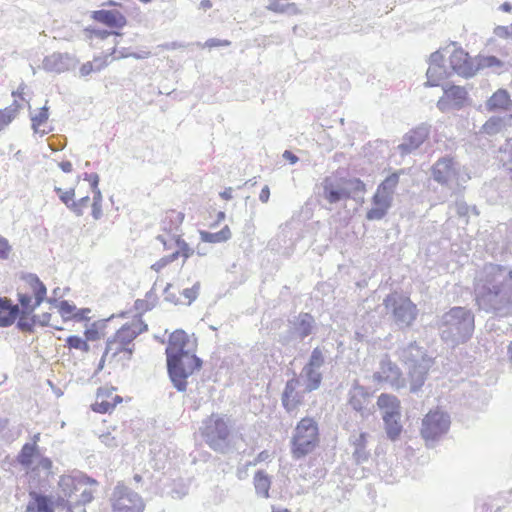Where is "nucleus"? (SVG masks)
<instances>
[{
  "instance_id": "1",
  "label": "nucleus",
  "mask_w": 512,
  "mask_h": 512,
  "mask_svg": "<svg viewBox=\"0 0 512 512\" xmlns=\"http://www.w3.org/2000/svg\"><path fill=\"white\" fill-rule=\"evenodd\" d=\"M147 328L141 316L132 317L107 340L101 362L124 365L133 355L135 347L133 341L147 331Z\"/></svg>"
},
{
  "instance_id": "2",
  "label": "nucleus",
  "mask_w": 512,
  "mask_h": 512,
  "mask_svg": "<svg viewBox=\"0 0 512 512\" xmlns=\"http://www.w3.org/2000/svg\"><path fill=\"white\" fill-rule=\"evenodd\" d=\"M97 481L87 476L60 477L59 498L66 502L68 512H86L85 505L94 499Z\"/></svg>"
},
{
  "instance_id": "3",
  "label": "nucleus",
  "mask_w": 512,
  "mask_h": 512,
  "mask_svg": "<svg viewBox=\"0 0 512 512\" xmlns=\"http://www.w3.org/2000/svg\"><path fill=\"white\" fill-rule=\"evenodd\" d=\"M63 176L55 175L54 177V191L59 196L60 200L76 215H83L87 208H91V214L95 219L102 216V194L98 188V176L94 175L90 181V190L92 197L89 195L81 196L75 200V189L69 188L64 190L61 186Z\"/></svg>"
},
{
  "instance_id": "4",
  "label": "nucleus",
  "mask_w": 512,
  "mask_h": 512,
  "mask_svg": "<svg viewBox=\"0 0 512 512\" xmlns=\"http://www.w3.org/2000/svg\"><path fill=\"white\" fill-rule=\"evenodd\" d=\"M510 281H512L511 269L498 264L487 265L484 268L481 288L477 293V301L486 303L502 295Z\"/></svg>"
},
{
  "instance_id": "5",
  "label": "nucleus",
  "mask_w": 512,
  "mask_h": 512,
  "mask_svg": "<svg viewBox=\"0 0 512 512\" xmlns=\"http://www.w3.org/2000/svg\"><path fill=\"white\" fill-rule=\"evenodd\" d=\"M321 187L324 199L330 204L350 199L351 192H366V185L362 180L358 178L348 179L337 174L325 177Z\"/></svg>"
},
{
  "instance_id": "6",
  "label": "nucleus",
  "mask_w": 512,
  "mask_h": 512,
  "mask_svg": "<svg viewBox=\"0 0 512 512\" xmlns=\"http://www.w3.org/2000/svg\"><path fill=\"white\" fill-rule=\"evenodd\" d=\"M201 366L202 361L193 352L167 359L170 379L179 391L186 390L187 378L200 370Z\"/></svg>"
},
{
  "instance_id": "7",
  "label": "nucleus",
  "mask_w": 512,
  "mask_h": 512,
  "mask_svg": "<svg viewBox=\"0 0 512 512\" xmlns=\"http://www.w3.org/2000/svg\"><path fill=\"white\" fill-rule=\"evenodd\" d=\"M383 304L391 313L395 323L403 327H409L416 320L418 309L415 303L408 296L402 295L396 291L388 294Z\"/></svg>"
},
{
  "instance_id": "8",
  "label": "nucleus",
  "mask_w": 512,
  "mask_h": 512,
  "mask_svg": "<svg viewBox=\"0 0 512 512\" xmlns=\"http://www.w3.org/2000/svg\"><path fill=\"white\" fill-rule=\"evenodd\" d=\"M46 294L47 289L37 276H26L18 289L22 314H31L44 301Z\"/></svg>"
},
{
  "instance_id": "9",
  "label": "nucleus",
  "mask_w": 512,
  "mask_h": 512,
  "mask_svg": "<svg viewBox=\"0 0 512 512\" xmlns=\"http://www.w3.org/2000/svg\"><path fill=\"white\" fill-rule=\"evenodd\" d=\"M318 443V427L313 418H301L292 439V454L300 459L314 450Z\"/></svg>"
},
{
  "instance_id": "10",
  "label": "nucleus",
  "mask_w": 512,
  "mask_h": 512,
  "mask_svg": "<svg viewBox=\"0 0 512 512\" xmlns=\"http://www.w3.org/2000/svg\"><path fill=\"white\" fill-rule=\"evenodd\" d=\"M444 324L457 342L467 341L474 331V315L463 307H453L444 315Z\"/></svg>"
},
{
  "instance_id": "11",
  "label": "nucleus",
  "mask_w": 512,
  "mask_h": 512,
  "mask_svg": "<svg viewBox=\"0 0 512 512\" xmlns=\"http://www.w3.org/2000/svg\"><path fill=\"white\" fill-rule=\"evenodd\" d=\"M113 512H143L145 503L142 497L119 482L111 496Z\"/></svg>"
},
{
  "instance_id": "12",
  "label": "nucleus",
  "mask_w": 512,
  "mask_h": 512,
  "mask_svg": "<svg viewBox=\"0 0 512 512\" xmlns=\"http://www.w3.org/2000/svg\"><path fill=\"white\" fill-rule=\"evenodd\" d=\"M203 436L207 444L215 451L224 453L229 446V428L223 418H207L204 422Z\"/></svg>"
},
{
  "instance_id": "13",
  "label": "nucleus",
  "mask_w": 512,
  "mask_h": 512,
  "mask_svg": "<svg viewBox=\"0 0 512 512\" xmlns=\"http://www.w3.org/2000/svg\"><path fill=\"white\" fill-rule=\"evenodd\" d=\"M91 18L93 21L110 29V31H95V35L101 38H105L110 34L120 35V31L127 25L126 16L117 9H100L93 11Z\"/></svg>"
},
{
  "instance_id": "14",
  "label": "nucleus",
  "mask_w": 512,
  "mask_h": 512,
  "mask_svg": "<svg viewBox=\"0 0 512 512\" xmlns=\"http://www.w3.org/2000/svg\"><path fill=\"white\" fill-rule=\"evenodd\" d=\"M174 241L176 244V250L173 251L170 255L162 257L151 266V269L160 276H174L178 273L179 269L173 268L172 263L178 257H182L185 261L193 254V250L189 247L185 240L181 238V236H176Z\"/></svg>"
},
{
  "instance_id": "15",
  "label": "nucleus",
  "mask_w": 512,
  "mask_h": 512,
  "mask_svg": "<svg viewBox=\"0 0 512 512\" xmlns=\"http://www.w3.org/2000/svg\"><path fill=\"white\" fill-rule=\"evenodd\" d=\"M446 53L448 66L452 72L463 77L473 76L477 72L474 60L462 48L455 47Z\"/></svg>"
},
{
  "instance_id": "16",
  "label": "nucleus",
  "mask_w": 512,
  "mask_h": 512,
  "mask_svg": "<svg viewBox=\"0 0 512 512\" xmlns=\"http://www.w3.org/2000/svg\"><path fill=\"white\" fill-rule=\"evenodd\" d=\"M431 174L437 183L447 186L458 178L457 162L453 157H441L432 165Z\"/></svg>"
},
{
  "instance_id": "17",
  "label": "nucleus",
  "mask_w": 512,
  "mask_h": 512,
  "mask_svg": "<svg viewBox=\"0 0 512 512\" xmlns=\"http://www.w3.org/2000/svg\"><path fill=\"white\" fill-rule=\"evenodd\" d=\"M122 401V397L116 393L114 387H100L97 390L95 401L92 403L91 408L95 413L110 414Z\"/></svg>"
},
{
  "instance_id": "18",
  "label": "nucleus",
  "mask_w": 512,
  "mask_h": 512,
  "mask_svg": "<svg viewBox=\"0 0 512 512\" xmlns=\"http://www.w3.org/2000/svg\"><path fill=\"white\" fill-rule=\"evenodd\" d=\"M188 346L189 337L187 333L183 330L174 331L168 338L165 351L167 359L176 358L177 356L191 352Z\"/></svg>"
},
{
  "instance_id": "19",
  "label": "nucleus",
  "mask_w": 512,
  "mask_h": 512,
  "mask_svg": "<svg viewBox=\"0 0 512 512\" xmlns=\"http://www.w3.org/2000/svg\"><path fill=\"white\" fill-rule=\"evenodd\" d=\"M444 60V55L440 51H436L430 56V64L427 69V82L428 86H438L440 82L448 75L447 68L441 64Z\"/></svg>"
},
{
  "instance_id": "20",
  "label": "nucleus",
  "mask_w": 512,
  "mask_h": 512,
  "mask_svg": "<svg viewBox=\"0 0 512 512\" xmlns=\"http://www.w3.org/2000/svg\"><path fill=\"white\" fill-rule=\"evenodd\" d=\"M449 425V418H422L421 435L426 441L435 440L448 430Z\"/></svg>"
},
{
  "instance_id": "21",
  "label": "nucleus",
  "mask_w": 512,
  "mask_h": 512,
  "mask_svg": "<svg viewBox=\"0 0 512 512\" xmlns=\"http://www.w3.org/2000/svg\"><path fill=\"white\" fill-rule=\"evenodd\" d=\"M467 92L459 86H450L444 90V95L438 100L437 107L446 111L452 107H460L466 99Z\"/></svg>"
},
{
  "instance_id": "22",
  "label": "nucleus",
  "mask_w": 512,
  "mask_h": 512,
  "mask_svg": "<svg viewBox=\"0 0 512 512\" xmlns=\"http://www.w3.org/2000/svg\"><path fill=\"white\" fill-rule=\"evenodd\" d=\"M299 381L297 379H291L286 383L282 402L288 412L294 411L299 405L302 404V395L297 391Z\"/></svg>"
},
{
  "instance_id": "23",
  "label": "nucleus",
  "mask_w": 512,
  "mask_h": 512,
  "mask_svg": "<svg viewBox=\"0 0 512 512\" xmlns=\"http://www.w3.org/2000/svg\"><path fill=\"white\" fill-rule=\"evenodd\" d=\"M371 201L372 207L366 213V218L368 220H380L384 218L393 203L392 200L377 193H374Z\"/></svg>"
},
{
  "instance_id": "24",
  "label": "nucleus",
  "mask_w": 512,
  "mask_h": 512,
  "mask_svg": "<svg viewBox=\"0 0 512 512\" xmlns=\"http://www.w3.org/2000/svg\"><path fill=\"white\" fill-rule=\"evenodd\" d=\"M512 107V99L505 89H498L486 101V109L489 112L507 111Z\"/></svg>"
},
{
  "instance_id": "25",
  "label": "nucleus",
  "mask_w": 512,
  "mask_h": 512,
  "mask_svg": "<svg viewBox=\"0 0 512 512\" xmlns=\"http://www.w3.org/2000/svg\"><path fill=\"white\" fill-rule=\"evenodd\" d=\"M185 219L183 211L178 209L166 210L160 221V225L163 231L171 233L176 232L180 229Z\"/></svg>"
},
{
  "instance_id": "26",
  "label": "nucleus",
  "mask_w": 512,
  "mask_h": 512,
  "mask_svg": "<svg viewBox=\"0 0 512 512\" xmlns=\"http://www.w3.org/2000/svg\"><path fill=\"white\" fill-rule=\"evenodd\" d=\"M404 170H398L387 175L377 186L375 193L393 201L394 193L399 185L400 176Z\"/></svg>"
},
{
  "instance_id": "27",
  "label": "nucleus",
  "mask_w": 512,
  "mask_h": 512,
  "mask_svg": "<svg viewBox=\"0 0 512 512\" xmlns=\"http://www.w3.org/2000/svg\"><path fill=\"white\" fill-rule=\"evenodd\" d=\"M377 406L383 416H398L401 412L400 401L392 394L382 393L377 399Z\"/></svg>"
},
{
  "instance_id": "28",
  "label": "nucleus",
  "mask_w": 512,
  "mask_h": 512,
  "mask_svg": "<svg viewBox=\"0 0 512 512\" xmlns=\"http://www.w3.org/2000/svg\"><path fill=\"white\" fill-rule=\"evenodd\" d=\"M19 313L18 305H13L11 300L7 298H0V327L12 325Z\"/></svg>"
},
{
  "instance_id": "29",
  "label": "nucleus",
  "mask_w": 512,
  "mask_h": 512,
  "mask_svg": "<svg viewBox=\"0 0 512 512\" xmlns=\"http://www.w3.org/2000/svg\"><path fill=\"white\" fill-rule=\"evenodd\" d=\"M58 313L65 320H87L88 314L90 313V309H80L78 310L76 306L70 304L68 301H61L56 305Z\"/></svg>"
},
{
  "instance_id": "30",
  "label": "nucleus",
  "mask_w": 512,
  "mask_h": 512,
  "mask_svg": "<svg viewBox=\"0 0 512 512\" xmlns=\"http://www.w3.org/2000/svg\"><path fill=\"white\" fill-rule=\"evenodd\" d=\"M109 319H99L92 322L84 330V337L89 342L102 340L108 333Z\"/></svg>"
},
{
  "instance_id": "31",
  "label": "nucleus",
  "mask_w": 512,
  "mask_h": 512,
  "mask_svg": "<svg viewBox=\"0 0 512 512\" xmlns=\"http://www.w3.org/2000/svg\"><path fill=\"white\" fill-rule=\"evenodd\" d=\"M38 456V445H35V443H25L17 456V461L24 469H29L34 463V459Z\"/></svg>"
},
{
  "instance_id": "32",
  "label": "nucleus",
  "mask_w": 512,
  "mask_h": 512,
  "mask_svg": "<svg viewBox=\"0 0 512 512\" xmlns=\"http://www.w3.org/2000/svg\"><path fill=\"white\" fill-rule=\"evenodd\" d=\"M255 492L259 497L268 498L271 487V477L263 470H258L253 478Z\"/></svg>"
},
{
  "instance_id": "33",
  "label": "nucleus",
  "mask_w": 512,
  "mask_h": 512,
  "mask_svg": "<svg viewBox=\"0 0 512 512\" xmlns=\"http://www.w3.org/2000/svg\"><path fill=\"white\" fill-rule=\"evenodd\" d=\"M427 138V132L424 130H413L408 133L404 139V142L401 144V149L403 152H411L414 149H417Z\"/></svg>"
},
{
  "instance_id": "34",
  "label": "nucleus",
  "mask_w": 512,
  "mask_h": 512,
  "mask_svg": "<svg viewBox=\"0 0 512 512\" xmlns=\"http://www.w3.org/2000/svg\"><path fill=\"white\" fill-rule=\"evenodd\" d=\"M30 496L32 501L28 503V510H35L36 512H54L53 503L50 498L36 492H31Z\"/></svg>"
},
{
  "instance_id": "35",
  "label": "nucleus",
  "mask_w": 512,
  "mask_h": 512,
  "mask_svg": "<svg viewBox=\"0 0 512 512\" xmlns=\"http://www.w3.org/2000/svg\"><path fill=\"white\" fill-rule=\"evenodd\" d=\"M48 118L49 112L46 106L40 108L39 112L31 117L32 128L35 133L44 135L51 131V128L47 124Z\"/></svg>"
},
{
  "instance_id": "36",
  "label": "nucleus",
  "mask_w": 512,
  "mask_h": 512,
  "mask_svg": "<svg viewBox=\"0 0 512 512\" xmlns=\"http://www.w3.org/2000/svg\"><path fill=\"white\" fill-rule=\"evenodd\" d=\"M231 230L229 226L225 225L219 232L212 233L207 231H201L200 237L203 242L206 243H221L226 242L231 238Z\"/></svg>"
},
{
  "instance_id": "37",
  "label": "nucleus",
  "mask_w": 512,
  "mask_h": 512,
  "mask_svg": "<svg viewBox=\"0 0 512 512\" xmlns=\"http://www.w3.org/2000/svg\"><path fill=\"white\" fill-rule=\"evenodd\" d=\"M477 71L479 69H492L494 71H500L504 67L503 61L495 56L480 55L476 59L475 63Z\"/></svg>"
},
{
  "instance_id": "38",
  "label": "nucleus",
  "mask_w": 512,
  "mask_h": 512,
  "mask_svg": "<svg viewBox=\"0 0 512 512\" xmlns=\"http://www.w3.org/2000/svg\"><path fill=\"white\" fill-rule=\"evenodd\" d=\"M505 124L500 117H490L480 128V133L488 136L496 135L504 129Z\"/></svg>"
},
{
  "instance_id": "39",
  "label": "nucleus",
  "mask_w": 512,
  "mask_h": 512,
  "mask_svg": "<svg viewBox=\"0 0 512 512\" xmlns=\"http://www.w3.org/2000/svg\"><path fill=\"white\" fill-rule=\"evenodd\" d=\"M65 347L72 350H77L82 353H88L90 351V346L86 338H82L78 335H71L65 340Z\"/></svg>"
},
{
  "instance_id": "40",
  "label": "nucleus",
  "mask_w": 512,
  "mask_h": 512,
  "mask_svg": "<svg viewBox=\"0 0 512 512\" xmlns=\"http://www.w3.org/2000/svg\"><path fill=\"white\" fill-rule=\"evenodd\" d=\"M383 420L388 438L392 441L397 440L402 432L403 425L397 418H383Z\"/></svg>"
},
{
  "instance_id": "41",
  "label": "nucleus",
  "mask_w": 512,
  "mask_h": 512,
  "mask_svg": "<svg viewBox=\"0 0 512 512\" xmlns=\"http://www.w3.org/2000/svg\"><path fill=\"white\" fill-rule=\"evenodd\" d=\"M313 317L308 314H300L298 318L297 331L301 338L307 337L312 332Z\"/></svg>"
},
{
  "instance_id": "42",
  "label": "nucleus",
  "mask_w": 512,
  "mask_h": 512,
  "mask_svg": "<svg viewBox=\"0 0 512 512\" xmlns=\"http://www.w3.org/2000/svg\"><path fill=\"white\" fill-rule=\"evenodd\" d=\"M106 66V61L102 58H95L93 61L84 63L80 67V74L82 76H88L92 72L101 71Z\"/></svg>"
},
{
  "instance_id": "43",
  "label": "nucleus",
  "mask_w": 512,
  "mask_h": 512,
  "mask_svg": "<svg viewBox=\"0 0 512 512\" xmlns=\"http://www.w3.org/2000/svg\"><path fill=\"white\" fill-rule=\"evenodd\" d=\"M17 108L7 107L0 110V131L4 130L17 115Z\"/></svg>"
},
{
  "instance_id": "44",
  "label": "nucleus",
  "mask_w": 512,
  "mask_h": 512,
  "mask_svg": "<svg viewBox=\"0 0 512 512\" xmlns=\"http://www.w3.org/2000/svg\"><path fill=\"white\" fill-rule=\"evenodd\" d=\"M500 151L504 155V158H502L503 165L507 166L508 170L512 173V137L506 139Z\"/></svg>"
},
{
  "instance_id": "45",
  "label": "nucleus",
  "mask_w": 512,
  "mask_h": 512,
  "mask_svg": "<svg viewBox=\"0 0 512 512\" xmlns=\"http://www.w3.org/2000/svg\"><path fill=\"white\" fill-rule=\"evenodd\" d=\"M306 376H307V390L312 391L317 389L320 386L322 376L319 372H316L314 369L305 368Z\"/></svg>"
},
{
  "instance_id": "46",
  "label": "nucleus",
  "mask_w": 512,
  "mask_h": 512,
  "mask_svg": "<svg viewBox=\"0 0 512 512\" xmlns=\"http://www.w3.org/2000/svg\"><path fill=\"white\" fill-rule=\"evenodd\" d=\"M324 363V357L321 349L315 348L312 353L306 368L313 369L314 367H320Z\"/></svg>"
},
{
  "instance_id": "47",
  "label": "nucleus",
  "mask_w": 512,
  "mask_h": 512,
  "mask_svg": "<svg viewBox=\"0 0 512 512\" xmlns=\"http://www.w3.org/2000/svg\"><path fill=\"white\" fill-rule=\"evenodd\" d=\"M494 34L501 39L512 38V23L509 26L499 25L495 27Z\"/></svg>"
},
{
  "instance_id": "48",
  "label": "nucleus",
  "mask_w": 512,
  "mask_h": 512,
  "mask_svg": "<svg viewBox=\"0 0 512 512\" xmlns=\"http://www.w3.org/2000/svg\"><path fill=\"white\" fill-rule=\"evenodd\" d=\"M230 44H231V42L229 40H220V39H216V38H211V39L206 40L202 44V47L212 49V48H216V47L229 46Z\"/></svg>"
},
{
  "instance_id": "49",
  "label": "nucleus",
  "mask_w": 512,
  "mask_h": 512,
  "mask_svg": "<svg viewBox=\"0 0 512 512\" xmlns=\"http://www.w3.org/2000/svg\"><path fill=\"white\" fill-rule=\"evenodd\" d=\"M198 294V287L186 288L183 290L182 295L184 296V300L182 304H190L194 301Z\"/></svg>"
},
{
  "instance_id": "50",
  "label": "nucleus",
  "mask_w": 512,
  "mask_h": 512,
  "mask_svg": "<svg viewBox=\"0 0 512 512\" xmlns=\"http://www.w3.org/2000/svg\"><path fill=\"white\" fill-rule=\"evenodd\" d=\"M173 286L171 284H168L164 290L165 299L174 303V304H181L183 303L180 296H176L174 293L171 292Z\"/></svg>"
},
{
  "instance_id": "51",
  "label": "nucleus",
  "mask_w": 512,
  "mask_h": 512,
  "mask_svg": "<svg viewBox=\"0 0 512 512\" xmlns=\"http://www.w3.org/2000/svg\"><path fill=\"white\" fill-rule=\"evenodd\" d=\"M253 465L251 464V462H246L245 464L243 465H240L237 467V470H236V476L239 480H244L248 477V470L250 467H252Z\"/></svg>"
},
{
  "instance_id": "52",
  "label": "nucleus",
  "mask_w": 512,
  "mask_h": 512,
  "mask_svg": "<svg viewBox=\"0 0 512 512\" xmlns=\"http://www.w3.org/2000/svg\"><path fill=\"white\" fill-rule=\"evenodd\" d=\"M11 251V247L8 241L2 237H0V258L6 259L8 258Z\"/></svg>"
},
{
  "instance_id": "53",
  "label": "nucleus",
  "mask_w": 512,
  "mask_h": 512,
  "mask_svg": "<svg viewBox=\"0 0 512 512\" xmlns=\"http://www.w3.org/2000/svg\"><path fill=\"white\" fill-rule=\"evenodd\" d=\"M51 314L50 313H45L41 316H34L33 319H32V322L35 324V323H39L40 325L42 326H48V325H52L51 324Z\"/></svg>"
},
{
  "instance_id": "54",
  "label": "nucleus",
  "mask_w": 512,
  "mask_h": 512,
  "mask_svg": "<svg viewBox=\"0 0 512 512\" xmlns=\"http://www.w3.org/2000/svg\"><path fill=\"white\" fill-rule=\"evenodd\" d=\"M52 467V461L47 457H41L38 461V468L49 471Z\"/></svg>"
},
{
  "instance_id": "55",
  "label": "nucleus",
  "mask_w": 512,
  "mask_h": 512,
  "mask_svg": "<svg viewBox=\"0 0 512 512\" xmlns=\"http://www.w3.org/2000/svg\"><path fill=\"white\" fill-rule=\"evenodd\" d=\"M270 457V454L268 451H262L260 452L257 457L254 459V461H250L253 466L257 465L258 463L267 460Z\"/></svg>"
},
{
  "instance_id": "56",
  "label": "nucleus",
  "mask_w": 512,
  "mask_h": 512,
  "mask_svg": "<svg viewBox=\"0 0 512 512\" xmlns=\"http://www.w3.org/2000/svg\"><path fill=\"white\" fill-rule=\"evenodd\" d=\"M270 197V189L268 186H264L259 194V199L261 202L266 203L268 202Z\"/></svg>"
},
{
  "instance_id": "57",
  "label": "nucleus",
  "mask_w": 512,
  "mask_h": 512,
  "mask_svg": "<svg viewBox=\"0 0 512 512\" xmlns=\"http://www.w3.org/2000/svg\"><path fill=\"white\" fill-rule=\"evenodd\" d=\"M59 167L65 173H70L73 170V165L70 161H62L61 163H59Z\"/></svg>"
},
{
  "instance_id": "58",
  "label": "nucleus",
  "mask_w": 512,
  "mask_h": 512,
  "mask_svg": "<svg viewBox=\"0 0 512 512\" xmlns=\"http://www.w3.org/2000/svg\"><path fill=\"white\" fill-rule=\"evenodd\" d=\"M18 326L24 331H31L32 325L27 322L24 317H21L18 321Z\"/></svg>"
},
{
  "instance_id": "59",
  "label": "nucleus",
  "mask_w": 512,
  "mask_h": 512,
  "mask_svg": "<svg viewBox=\"0 0 512 512\" xmlns=\"http://www.w3.org/2000/svg\"><path fill=\"white\" fill-rule=\"evenodd\" d=\"M283 157L288 160L291 164H295L298 161V157L294 155L291 151L286 150L283 153Z\"/></svg>"
},
{
  "instance_id": "60",
  "label": "nucleus",
  "mask_w": 512,
  "mask_h": 512,
  "mask_svg": "<svg viewBox=\"0 0 512 512\" xmlns=\"http://www.w3.org/2000/svg\"><path fill=\"white\" fill-rule=\"evenodd\" d=\"M225 219V213L223 211H219L217 213V216H216V221L213 222V223H209L208 226L210 228H213L215 227L216 225H218L220 222H222L223 220Z\"/></svg>"
},
{
  "instance_id": "61",
  "label": "nucleus",
  "mask_w": 512,
  "mask_h": 512,
  "mask_svg": "<svg viewBox=\"0 0 512 512\" xmlns=\"http://www.w3.org/2000/svg\"><path fill=\"white\" fill-rule=\"evenodd\" d=\"M232 188L229 187V188H226L223 192L220 193V196L224 199V200H230L232 199Z\"/></svg>"
},
{
  "instance_id": "62",
  "label": "nucleus",
  "mask_w": 512,
  "mask_h": 512,
  "mask_svg": "<svg viewBox=\"0 0 512 512\" xmlns=\"http://www.w3.org/2000/svg\"><path fill=\"white\" fill-rule=\"evenodd\" d=\"M500 10L505 13H511L512 12V4L509 2H505L500 6Z\"/></svg>"
},
{
  "instance_id": "63",
  "label": "nucleus",
  "mask_w": 512,
  "mask_h": 512,
  "mask_svg": "<svg viewBox=\"0 0 512 512\" xmlns=\"http://www.w3.org/2000/svg\"><path fill=\"white\" fill-rule=\"evenodd\" d=\"M104 6H110V7H122V4L113 0H109L106 3L103 4Z\"/></svg>"
},
{
  "instance_id": "64",
  "label": "nucleus",
  "mask_w": 512,
  "mask_h": 512,
  "mask_svg": "<svg viewBox=\"0 0 512 512\" xmlns=\"http://www.w3.org/2000/svg\"><path fill=\"white\" fill-rule=\"evenodd\" d=\"M201 7L204 9H210L212 7V3L210 0H202Z\"/></svg>"
}]
</instances>
